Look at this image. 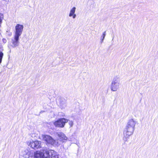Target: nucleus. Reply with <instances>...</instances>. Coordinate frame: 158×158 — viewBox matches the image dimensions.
I'll list each match as a JSON object with an SVG mask.
<instances>
[{"label":"nucleus","instance_id":"f257e3e1","mask_svg":"<svg viewBox=\"0 0 158 158\" xmlns=\"http://www.w3.org/2000/svg\"><path fill=\"white\" fill-rule=\"evenodd\" d=\"M136 123L137 122L133 119L129 120L123 131V139L125 141H127V139L133 134Z\"/></svg>","mask_w":158,"mask_h":158},{"label":"nucleus","instance_id":"f03ea898","mask_svg":"<svg viewBox=\"0 0 158 158\" xmlns=\"http://www.w3.org/2000/svg\"><path fill=\"white\" fill-rule=\"evenodd\" d=\"M120 79L118 77L116 76L114 77L111 84V90L113 91H117L119 88Z\"/></svg>","mask_w":158,"mask_h":158},{"label":"nucleus","instance_id":"7ed1b4c3","mask_svg":"<svg viewBox=\"0 0 158 158\" xmlns=\"http://www.w3.org/2000/svg\"><path fill=\"white\" fill-rule=\"evenodd\" d=\"M42 137L43 140L47 143L51 144L54 146H57L58 144L57 140H54L50 136L46 135H43Z\"/></svg>","mask_w":158,"mask_h":158},{"label":"nucleus","instance_id":"20e7f679","mask_svg":"<svg viewBox=\"0 0 158 158\" xmlns=\"http://www.w3.org/2000/svg\"><path fill=\"white\" fill-rule=\"evenodd\" d=\"M68 120L64 118L59 119L54 123V125L56 127H63L65 123L68 122Z\"/></svg>","mask_w":158,"mask_h":158},{"label":"nucleus","instance_id":"39448f33","mask_svg":"<svg viewBox=\"0 0 158 158\" xmlns=\"http://www.w3.org/2000/svg\"><path fill=\"white\" fill-rule=\"evenodd\" d=\"M23 25L17 24L15 27V31L14 35L20 36L22 34L23 30Z\"/></svg>","mask_w":158,"mask_h":158},{"label":"nucleus","instance_id":"423d86ee","mask_svg":"<svg viewBox=\"0 0 158 158\" xmlns=\"http://www.w3.org/2000/svg\"><path fill=\"white\" fill-rule=\"evenodd\" d=\"M41 143L38 141H31L28 143V145L34 149H37L41 148Z\"/></svg>","mask_w":158,"mask_h":158},{"label":"nucleus","instance_id":"0eeeda50","mask_svg":"<svg viewBox=\"0 0 158 158\" xmlns=\"http://www.w3.org/2000/svg\"><path fill=\"white\" fill-rule=\"evenodd\" d=\"M19 36L14 35V38L12 39V42L13 47H15L19 45Z\"/></svg>","mask_w":158,"mask_h":158},{"label":"nucleus","instance_id":"6e6552de","mask_svg":"<svg viewBox=\"0 0 158 158\" xmlns=\"http://www.w3.org/2000/svg\"><path fill=\"white\" fill-rule=\"evenodd\" d=\"M48 154L49 158H59L57 153L54 151H49L48 152Z\"/></svg>","mask_w":158,"mask_h":158},{"label":"nucleus","instance_id":"1a4fd4ad","mask_svg":"<svg viewBox=\"0 0 158 158\" xmlns=\"http://www.w3.org/2000/svg\"><path fill=\"white\" fill-rule=\"evenodd\" d=\"M60 106L61 109H64L66 107V103L65 100L63 98L59 99Z\"/></svg>","mask_w":158,"mask_h":158},{"label":"nucleus","instance_id":"9d476101","mask_svg":"<svg viewBox=\"0 0 158 158\" xmlns=\"http://www.w3.org/2000/svg\"><path fill=\"white\" fill-rule=\"evenodd\" d=\"M34 157L35 158H45L44 153L40 151H37L34 153Z\"/></svg>","mask_w":158,"mask_h":158},{"label":"nucleus","instance_id":"9b49d317","mask_svg":"<svg viewBox=\"0 0 158 158\" xmlns=\"http://www.w3.org/2000/svg\"><path fill=\"white\" fill-rule=\"evenodd\" d=\"M58 136L61 140H66L67 137L65 136V135L62 132H59L57 133Z\"/></svg>","mask_w":158,"mask_h":158},{"label":"nucleus","instance_id":"f8f14e48","mask_svg":"<svg viewBox=\"0 0 158 158\" xmlns=\"http://www.w3.org/2000/svg\"><path fill=\"white\" fill-rule=\"evenodd\" d=\"M76 7H73L70 10V13L69 14V16L71 17V16L75 13Z\"/></svg>","mask_w":158,"mask_h":158},{"label":"nucleus","instance_id":"ddd939ff","mask_svg":"<svg viewBox=\"0 0 158 158\" xmlns=\"http://www.w3.org/2000/svg\"><path fill=\"white\" fill-rule=\"evenodd\" d=\"M3 55V53L2 52H0V63L2 62V59Z\"/></svg>","mask_w":158,"mask_h":158},{"label":"nucleus","instance_id":"4468645a","mask_svg":"<svg viewBox=\"0 0 158 158\" xmlns=\"http://www.w3.org/2000/svg\"><path fill=\"white\" fill-rule=\"evenodd\" d=\"M106 35V31H105L103 33L101 37V39H104Z\"/></svg>","mask_w":158,"mask_h":158},{"label":"nucleus","instance_id":"2eb2a0df","mask_svg":"<svg viewBox=\"0 0 158 158\" xmlns=\"http://www.w3.org/2000/svg\"><path fill=\"white\" fill-rule=\"evenodd\" d=\"M69 124L70 126V127H72L73 124V122L72 121H69Z\"/></svg>","mask_w":158,"mask_h":158},{"label":"nucleus","instance_id":"dca6fc26","mask_svg":"<svg viewBox=\"0 0 158 158\" xmlns=\"http://www.w3.org/2000/svg\"><path fill=\"white\" fill-rule=\"evenodd\" d=\"M71 17H72L73 19H75L76 17V15L75 13H74V14L73 15L71 16Z\"/></svg>","mask_w":158,"mask_h":158},{"label":"nucleus","instance_id":"f3484780","mask_svg":"<svg viewBox=\"0 0 158 158\" xmlns=\"http://www.w3.org/2000/svg\"><path fill=\"white\" fill-rule=\"evenodd\" d=\"M25 152H26V155H29V152H28V150H26Z\"/></svg>","mask_w":158,"mask_h":158},{"label":"nucleus","instance_id":"a211bd4d","mask_svg":"<svg viewBox=\"0 0 158 158\" xmlns=\"http://www.w3.org/2000/svg\"><path fill=\"white\" fill-rule=\"evenodd\" d=\"M104 40V39H101V43H102L103 42Z\"/></svg>","mask_w":158,"mask_h":158},{"label":"nucleus","instance_id":"6ab92c4d","mask_svg":"<svg viewBox=\"0 0 158 158\" xmlns=\"http://www.w3.org/2000/svg\"><path fill=\"white\" fill-rule=\"evenodd\" d=\"M1 22H2V19H1V17L0 16V24L1 23Z\"/></svg>","mask_w":158,"mask_h":158},{"label":"nucleus","instance_id":"aec40b11","mask_svg":"<svg viewBox=\"0 0 158 158\" xmlns=\"http://www.w3.org/2000/svg\"><path fill=\"white\" fill-rule=\"evenodd\" d=\"M3 42H4V43H5L6 42V40H3Z\"/></svg>","mask_w":158,"mask_h":158}]
</instances>
